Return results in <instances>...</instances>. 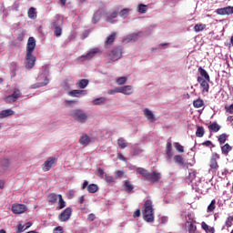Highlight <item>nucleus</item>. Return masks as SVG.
<instances>
[{
    "label": "nucleus",
    "mask_w": 233,
    "mask_h": 233,
    "mask_svg": "<svg viewBox=\"0 0 233 233\" xmlns=\"http://www.w3.org/2000/svg\"><path fill=\"white\" fill-rule=\"evenodd\" d=\"M105 179H106V181H107V183H114V177H113L106 175Z\"/></svg>",
    "instance_id": "nucleus-58"
},
{
    "label": "nucleus",
    "mask_w": 233,
    "mask_h": 233,
    "mask_svg": "<svg viewBox=\"0 0 233 233\" xmlns=\"http://www.w3.org/2000/svg\"><path fill=\"white\" fill-rule=\"evenodd\" d=\"M49 80L47 77L45 78V82H42L40 84H35V86H33V88H41V86H46V85H48Z\"/></svg>",
    "instance_id": "nucleus-44"
},
{
    "label": "nucleus",
    "mask_w": 233,
    "mask_h": 233,
    "mask_svg": "<svg viewBox=\"0 0 233 233\" xmlns=\"http://www.w3.org/2000/svg\"><path fill=\"white\" fill-rule=\"evenodd\" d=\"M166 154L169 159H170V157H172V142H170V141L167 142Z\"/></svg>",
    "instance_id": "nucleus-31"
},
{
    "label": "nucleus",
    "mask_w": 233,
    "mask_h": 233,
    "mask_svg": "<svg viewBox=\"0 0 233 233\" xmlns=\"http://www.w3.org/2000/svg\"><path fill=\"white\" fill-rule=\"evenodd\" d=\"M66 207V202L63 199V195H58V206L56 207V210H63Z\"/></svg>",
    "instance_id": "nucleus-21"
},
{
    "label": "nucleus",
    "mask_w": 233,
    "mask_h": 233,
    "mask_svg": "<svg viewBox=\"0 0 233 233\" xmlns=\"http://www.w3.org/2000/svg\"><path fill=\"white\" fill-rule=\"evenodd\" d=\"M1 167L4 170H7L8 167H10V160H8L7 158H3L1 160Z\"/></svg>",
    "instance_id": "nucleus-35"
},
{
    "label": "nucleus",
    "mask_w": 233,
    "mask_h": 233,
    "mask_svg": "<svg viewBox=\"0 0 233 233\" xmlns=\"http://www.w3.org/2000/svg\"><path fill=\"white\" fill-rule=\"evenodd\" d=\"M57 199H59V195L56 193H50L47 196V201L48 203H52V205H54L55 203H57Z\"/></svg>",
    "instance_id": "nucleus-23"
},
{
    "label": "nucleus",
    "mask_w": 233,
    "mask_h": 233,
    "mask_svg": "<svg viewBox=\"0 0 233 233\" xmlns=\"http://www.w3.org/2000/svg\"><path fill=\"white\" fill-rule=\"evenodd\" d=\"M174 147H175L176 150L178 151L180 154H183V152H185V147H183L178 142H175Z\"/></svg>",
    "instance_id": "nucleus-38"
},
{
    "label": "nucleus",
    "mask_w": 233,
    "mask_h": 233,
    "mask_svg": "<svg viewBox=\"0 0 233 233\" xmlns=\"http://www.w3.org/2000/svg\"><path fill=\"white\" fill-rule=\"evenodd\" d=\"M225 110L228 114H233V103L230 106H225Z\"/></svg>",
    "instance_id": "nucleus-52"
},
{
    "label": "nucleus",
    "mask_w": 233,
    "mask_h": 233,
    "mask_svg": "<svg viewBox=\"0 0 233 233\" xmlns=\"http://www.w3.org/2000/svg\"><path fill=\"white\" fill-rule=\"evenodd\" d=\"M142 152V149L137 148L134 150L133 156H139Z\"/></svg>",
    "instance_id": "nucleus-61"
},
{
    "label": "nucleus",
    "mask_w": 233,
    "mask_h": 233,
    "mask_svg": "<svg viewBox=\"0 0 233 233\" xmlns=\"http://www.w3.org/2000/svg\"><path fill=\"white\" fill-rule=\"evenodd\" d=\"M63 35V27H55V31H54V35H56V37H61V35Z\"/></svg>",
    "instance_id": "nucleus-41"
},
{
    "label": "nucleus",
    "mask_w": 233,
    "mask_h": 233,
    "mask_svg": "<svg viewBox=\"0 0 233 233\" xmlns=\"http://www.w3.org/2000/svg\"><path fill=\"white\" fill-rule=\"evenodd\" d=\"M232 221H233V218L232 217H228L226 220V227L228 228H230V227H232Z\"/></svg>",
    "instance_id": "nucleus-50"
},
{
    "label": "nucleus",
    "mask_w": 233,
    "mask_h": 233,
    "mask_svg": "<svg viewBox=\"0 0 233 233\" xmlns=\"http://www.w3.org/2000/svg\"><path fill=\"white\" fill-rule=\"evenodd\" d=\"M227 121H228V123H230L231 125H233V116H228Z\"/></svg>",
    "instance_id": "nucleus-64"
},
{
    "label": "nucleus",
    "mask_w": 233,
    "mask_h": 233,
    "mask_svg": "<svg viewBox=\"0 0 233 233\" xmlns=\"http://www.w3.org/2000/svg\"><path fill=\"white\" fill-rule=\"evenodd\" d=\"M209 132H219L221 130V126L218 125V123L214 122L211 125L208 127Z\"/></svg>",
    "instance_id": "nucleus-26"
},
{
    "label": "nucleus",
    "mask_w": 233,
    "mask_h": 233,
    "mask_svg": "<svg viewBox=\"0 0 233 233\" xmlns=\"http://www.w3.org/2000/svg\"><path fill=\"white\" fill-rule=\"evenodd\" d=\"M70 116L78 123H86L88 121V115L82 109H73L70 111Z\"/></svg>",
    "instance_id": "nucleus-4"
},
{
    "label": "nucleus",
    "mask_w": 233,
    "mask_h": 233,
    "mask_svg": "<svg viewBox=\"0 0 233 233\" xmlns=\"http://www.w3.org/2000/svg\"><path fill=\"white\" fill-rule=\"evenodd\" d=\"M57 163V159L56 157H50L46 159V161L42 165V169L44 172H48L54 165Z\"/></svg>",
    "instance_id": "nucleus-9"
},
{
    "label": "nucleus",
    "mask_w": 233,
    "mask_h": 233,
    "mask_svg": "<svg viewBox=\"0 0 233 233\" xmlns=\"http://www.w3.org/2000/svg\"><path fill=\"white\" fill-rule=\"evenodd\" d=\"M53 233H63V227L58 226L54 228Z\"/></svg>",
    "instance_id": "nucleus-56"
},
{
    "label": "nucleus",
    "mask_w": 233,
    "mask_h": 233,
    "mask_svg": "<svg viewBox=\"0 0 233 233\" xmlns=\"http://www.w3.org/2000/svg\"><path fill=\"white\" fill-rule=\"evenodd\" d=\"M22 96L21 90L15 88L14 92L12 95L7 96L5 98V101L9 104L12 105V103H15L17 101V99H19Z\"/></svg>",
    "instance_id": "nucleus-7"
},
{
    "label": "nucleus",
    "mask_w": 233,
    "mask_h": 233,
    "mask_svg": "<svg viewBox=\"0 0 233 233\" xmlns=\"http://www.w3.org/2000/svg\"><path fill=\"white\" fill-rule=\"evenodd\" d=\"M228 138V136L227 134H221L218 137V143L220 145H223V144L227 143Z\"/></svg>",
    "instance_id": "nucleus-39"
},
{
    "label": "nucleus",
    "mask_w": 233,
    "mask_h": 233,
    "mask_svg": "<svg viewBox=\"0 0 233 233\" xmlns=\"http://www.w3.org/2000/svg\"><path fill=\"white\" fill-rule=\"evenodd\" d=\"M117 146L119 148H121V150H123L128 147V143L125 140V138L119 137L117 139Z\"/></svg>",
    "instance_id": "nucleus-28"
},
{
    "label": "nucleus",
    "mask_w": 233,
    "mask_h": 233,
    "mask_svg": "<svg viewBox=\"0 0 233 233\" xmlns=\"http://www.w3.org/2000/svg\"><path fill=\"white\" fill-rule=\"evenodd\" d=\"M62 25H63V20L61 19V16L57 15L52 22V26H54V28H57V27H60Z\"/></svg>",
    "instance_id": "nucleus-24"
},
{
    "label": "nucleus",
    "mask_w": 233,
    "mask_h": 233,
    "mask_svg": "<svg viewBox=\"0 0 233 233\" xmlns=\"http://www.w3.org/2000/svg\"><path fill=\"white\" fill-rule=\"evenodd\" d=\"M205 232L206 233H215L216 229L214 228V227H210V226L205 224Z\"/></svg>",
    "instance_id": "nucleus-45"
},
{
    "label": "nucleus",
    "mask_w": 233,
    "mask_h": 233,
    "mask_svg": "<svg viewBox=\"0 0 233 233\" xmlns=\"http://www.w3.org/2000/svg\"><path fill=\"white\" fill-rule=\"evenodd\" d=\"M205 147H210V148H214V144L210 140L205 142Z\"/></svg>",
    "instance_id": "nucleus-62"
},
{
    "label": "nucleus",
    "mask_w": 233,
    "mask_h": 233,
    "mask_svg": "<svg viewBox=\"0 0 233 233\" xmlns=\"http://www.w3.org/2000/svg\"><path fill=\"white\" fill-rule=\"evenodd\" d=\"M196 179V171L189 172L188 176L186 177V181L188 185Z\"/></svg>",
    "instance_id": "nucleus-34"
},
{
    "label": "nucleus",
    "mask_w": 233,
    "mask_h": 233,
    "mask_svg": "<svg viewBox=\"0 0 233 233\" xmlns=\"http://www.w3.org/2000/svg\"><path fill=\"white\" fill-rule=\"evenodd\" d=\"M27 15H28L29 19H36L37 13H35V7L29 8V10L27 12Z\"/></svg>",
    "instance_id": "nucleus-33"
},
{
    "label": "nucleus",
    "mask_w": 233,
    "mask_h": 233,
    "mask_svg": "<svg viewBox=\"0 0 233 233\" xmlns=\"http://www.w3.org/2000/svg\"><path fill=\"white\" fill-rule=\"evenodd\" d=\"M87 219L89 221H94L96 219V215L94 213L89 214Z\"/></svg>",
    "instance_id": "nucleus-60"
},
{
    "label": "nucleus",
    "mask_w": 233,
    "mask_h": 233,
    "mask_svg": "<svg viewBox=\"0 0 233 233\" xmlns=\"http://www.w3.org/2000/svg\"><path fill=\"white\" fill-rule=\"evenodd\" d=\"M25 230H26L25 226H23L22 224L17 225V233L25 232Z\"/></svg>",
    "instance_id": "nucleus-55"
},
{
    "label": "nucleus",
    "mask_w": 233,
    "mask_h": 233,
    "mask_svg": "<svg viewBox=\"0 0 233 233\" xmlns=\"http://www.w3.org/2000/svg\"><path fill=\"white\" fill-rule=\"evenodd\" d=\"M117 11H115V12H113L111 15H110V16H107L106 17V21L108 22V23H112V20L111 19H116V17H117Z\"/></svg>",
    "instance_id": "nucleus-46"
},
{
    "label": "nucleus",
    "mask_w": 233,
    "mask_h": 233,
    "mask_svg": "<svg viewBox=\"0 0 233 233\" xmlns=\"http://www.w3.org/2000/svg\"><path fill=\"white\" fill-rule=\"evenodd\" d=\"M204 26H203V25H196L195 26H194V30H195V32H201L202 30H204Z\"/></svg>",
    "instance_id": "nucleus-53"
},
{
    "label": "nucleus",
    "mask_w": 233,
    "mask_h": 233,
    "mask_svg": "<svg viewBox=\"0 0 233 233\" xmlns=\"http://www.w3.org/2000/svg\"><path fill=\"white\" fill-rule=\"evenodd\" d=\"M216 14H218V15H232L233 6L218 8L216 10Z\"/></svg>",
    "instance_id": "nucleus-13"
},
{
    "label": "nucleus",
    "mask_w": 233,
    "mask_h": 233,
    "mask_svg": "<svg viewBox=\"0 0 233 233\" xmlns=\"http://www.w3.org/2000/svg\"><path fill=\"white\" fill-rule=\"evenodd\" d=\"M14 114H15V112L12 109L2 110L0 112V119H5V117H9V116H14Z\"/></svg>",
    "instance_id": "nucleus-19"
},
{
    "label": "nucleus",
    "mask_w": 233,
    "mask_h": 233,
    "mask_svg": "<svg viewBox=\"0 0 233 233\" xmlns=\"http://www.w3.org/2000/svg\"><path fill=\"white\" fill-rule=\"evenodd\" d=\"M105 103H106V98L103 96L93 100V105H103Z\"/></svg>",
    "instance_id": "nucleus-36"
},
{
    "label": "nucleus",
    "mask_w": 233,
    "mask_h": 233,
    "mask_svg": "<svg viewBox=\"0 0 233 233\" xmlns=\"http://www.w3.org/2000/svg\"><path fill=\"white\" fill-rule=\"evenodd\" d=\"M142 216L147 223H154V208L150 199L146 200Z\"/></svg>",
    "instance_id": "nucleus-3"
},
{
    "label": "nucleus",
    "mask_w": 233,
    "mask_h": 233,
    "mask_svg": "<svg viewBox=\"0 0 233 233\" xmlns=\"http://www.w3.org/2000/svg\"><path fill=\"white\" fill-rule=\"evenodd\" d=\"M123 56V48L121 46L115 47L111 53L107 55L108 57V63H114L116 61H118V59H121Z\"/></svg>",
    "instance_id": "nucleus-5"
},
{
    "label": "nucleus",
    "mask_w": 233,
    "mask_h": 233,
    "mask_svg": "<svg viewBox=\"0 0 233 233\" xmlns=\"http://www.w3.org/2000/svg\"><path fill=\"white\" fill-rule=\"evenodd\" d=\"M198 82L200 84V86H202V92H205V78L198 76Z\"/></svg>",
    "instance_id": "nucleus-47"
},
{
    "label": "nucleus",
    "mask_w": 233,
    "mask_h": 233,
    "mask_svg": "<svg viewBox=\"0 0 233 233\" xmlns=\"http://www.w3.org/2000/svg\"><path fill=\"white\" fill-rule=\"evenodd\" d=\"M78 143H80L84 147H88V145H90V143H92V138L90 137H88V135H86V134H82V136L80 137V138L78 140Z\"/></svg>",
    "instance_id": "nucleus-16"
},
{
    "label": "nucleus",
    "mask_w": 233,
    "mask_h": 233,
    "mask_svg": "<svg viewBox=\"0 0 233 233\" xmlns=\"http://www.w3.org/2000/svg\"><path fill=\"white\" fill-rule=\"evenodd\" d=\"M124 188L125 191L127 192V194H130V192L134 190V185H132L131 181L126 180L124 181Z\"/></svg>",
    "instance_id": "nucleus-25"
},
{
    "label": "nucleus",
    "mask_w": 233,
    "mask_h": 233,
    "mask_svg": "<svg viewBox=\"0 0 233 233\" xmlns=\"http://www.w3.org/2000/svg\"><path fill=\"white\" fill-rule=\"evenodd\" d=\"M97 173H98V177H101V179L106 177V173L105 172V170H103V168H98Z\"/></svg>",
    "instance_id": "nucleus-49"
},
{
    "label": "nucleus",
    "mask_w": 233,
    "mask_h": 233,
    "mask_svg": "<svg viewBox=\"0 0 233 233\" xmlns=\"http://www.w3.org/2000/svg\"><path fill=\"white\" fill-rule=\"evenodd\" d=\"M70 218H72V208H66L58 215V221H61V223H66Z\"/></svg>",
    "instance_id": "nucleus-8"
},
{
    "label": "nucleus",
    "mask_w": 233,
    "mask_h": 233,
    "mask_svg": "<svg viewBox=\"0 0 233 233\" xmlns=\"http://www.w3.org/2000/svg\"><path fill=\"white\" fill-rule=\"evenodd\" d=\"M139 216H141V210L137 209L133 214V218H139Z\"/></svg>",
    "instance_id": "nucleus-59"
},
{
    "label": "nucleus",
    "mask_w": 233,
    "mask_h": 233,
    "mask_svg": "<svg viewBox=\"0 0 233 233\" xmlns=\"http://www.w3.org/2000/svg\"><path fill=\"white\" fill-rule=\"evenodd\" d=\"M190 218L189 215H187V217L186 218L187 222H186V227L189 233H194L197 230L196 225H194L196 222L194 221V218Z\"/></svg>",
    "instance_id": "nucleus-12"
},
{
    "label": "nucleus",
    "mask_w": 233,
    "mask_h": 233,
    "mask_svg": "<svg viewBox=\"0 0 233 233\" xmlns=\"http://www.w3.org/2000/svg\"><path fill=\"white\" fill-rule=\"evenodd\" d=\"M96 54H101V50L99 49V47H95L91 50H89L86 55H82L78 60L79 61H90V59H92L93 57L96 56Z\"/></svg>",
    "instance_id": "nucleus-6"
},
{
    "label": "nucleus",
    "mask_w": 233,
    "mask_h": 233,
    "mask_svg": "<svg viewBox=\"0 0 233 233\" xmlns=\"http://www.w3.org/2000/svg\"><path fill=\"white\" fill-rule=\"evenodd\" d=\"M123 176H125V172H123L121 170L116 171V177H123Z\"/></svg>",
    "instance_id": "nucleus-57"
},
{
    "label": "nucleus",
    "mask_w": 233,
    "mask_h": 233,
    "mask_svg": "<svg viewBox=\"0 0 233 233\" xmlns=\"http://www.w3.org/2000/svg\"><path fill=\"white\" fill-rule=\"evenodd\" d=\"M196 136L197 137H203V136H205V129L203 127H198Z\"/></svg>",
    "instance_id": "nucleus-40"
},
{
    "label": "nucleus",
    "mask_w": 233,
    "mask_h": 233,
    "mask_svg": "<svg viewBox=\"0 0 233 233\" xmlns=\"http://www.w3.org/2000/svg\"><path fill=\"white\" fill-rule=\"evenodd\" d=\"M137 174H140L146 181H151L152 183H158L159 179H161V173L156 171L150 173L144 167H137Z\"/></svg>",
    "instance_id": "nucleus-2"
},
{
    "label": "nucleus",
    "mask_w": 233,
    "mask_h": 233,
    "mask_svg": "<svg viewBox=\"0 0 233 233\" xmlns=\"http://www.w3.org/2000/svg\"><path fill=\"white\" fill-rule=\"evenodd\" d=\"M12 212L14 214H24V212H26V206L25 204H14Z\"/></svg>",
    "instance_id": "nucleus-11"
},
{
    "label": "nucleus",
    "mask_w": 233,
    "mask_h": 233,
    "mask_svg": "<svg viewBox=\"0 0 233 233\" xmlns=\"http://www.w3.org/2000/svg\"><path fill=\"white\" fill-rule=\"evenodd\" d=\"M35 38L34 36H30L27 40L26 47H25V66L26 70H32L34 66H35V61L37 58L34 56V50H35Z\"/></svg>",
    "instance_id": "nucleus-1"
},
{
    "label": "nucleus",
    "mask_w": 233,
    "mask_h": 233,
    "mask_svg": "<svg viewBox=\"0 0 233 233\" xmlns=\"http://www.w3.org/2000/svg\"><path fill=\"white\" fill-rule=\"evenodd\" d=\"M127 77L126 76H120L118 78H116V84L118 85H125V83H127Z\"/></svg>",
    "instance_id": "nucleus-48"
},
{
    "label": "nucleus",
    "mask_w": 233,
    "mask_h": 233,
    "mask_svg": "<svg viewBox=\"0 0 233 233\" xmlns=\"http://www.w3.org/2000/svg\"><path fill=\"white\" fill-rule=\"evenodd\" d=\"M88 83H90L88 79H80L76 82V86L77 88H81L83 90L88 86Z\"/></svg>",
    "instance_id": "nucleus-20"
},
{
    "label": "nucleus",
    "mask_w": 233,
    "mask_h": 233,
    "mask_svg": "<svg viewBox=\"0 0 233 233\" xmlns=\"http://www.w3.org/2000/svg\"><path fill=\"white\" fill-rule=\"evenodd\" d=\"M204 103L203 100L201 99H197L193 102V106H195V108H201V106H203Z\"/></svg>",
    "instance_id": "nucleus-43"
},
{
    "label": "nucleus",
    "mask_w": 233,
    "mask_h": 233,
    "mask_svg": "<svg viewBox=\"0 0 233 233\" xmlns=\"http://www.w3.org/2000/svg\"><path fill=\"white\" fill-rule=\"evenodd\" d=\"M208 212H213L216 210V199H213L211 203L208 206Z\"/></svg>",
    "instance_id": "nucleus-42"
},
{
    "label": "nucleus",
    "mask_w": 233,
    "mask_h": 233,
    "mask_svg": "<svg viewBox=\"0 0 233 233\" xmlns=\"http://www.w3.org/2000/svg\"><path fill=\"white\" fill-rule=\"evenodd\" d=\"M174 163H177V165H180V167H183L185 165V158L181 155H176L173 157Z\"/></svg>",
    "instance_id": "nucleus-27"
},
{
    "label": "nucleus",
    "mask_w": 233,
    "mask_h": 233,
    "mask_svg": "<svg viewBox=\"0 0 233 233\" xmlns=\"http://www.w3.org/2000/svg\"><path fill=\"white\" fill-rule=\"evenodd\" d=\"M219 154L213 153L209 161V167L211 170H218L219 168V165L218 164V159H219Z\"/></svg>",
    "instance_id": "nucleus-10"
},
{
    "label": "nucleus",
    "mask_w": 233,
    "mask_h": 233,
    "mask_svg": "<svg viewBox=\"0 0 233 233\" xmlns=\"http://www.w3.org/2000/svg\"><path fill=\"white\" fill-rule=\"evenodd\" d=\"M117 37V33L113 32L111 33L106 39L104 43V46H110L111 45H114V41H116V38Z\"/></svg>",
    "instance_id": "nucleus-14"
},
{
    "label": "nucleus",
    "mask_w": 233,
    "mask_h": 233,
    "mask_svg": "<svg viewBox=\"0 0 233 233\" xmlns=\"http://www.w3.org/2000/svg\"><path fill=\"white\" fill-rule=\"evenodd\" d=\"M130 12V9L128 8H124L119 12L120 17H123V19H127L128 17V14Z\"/></svg>",
    "instance_id": "nucleus-37"
},
{
    "label": "nucleus",
    "mask_w": 233,
    "mask_h": 233,
    "mask_svg": "<svg viewBox=\"0 0 233 233\" xmlns=\"http://www.w3.org/2000/svg\"><path fill=\"white\" fill-rule=\"evenodd\" d=\"M119 94H124L125 96H130L132 94V86H124L118 87Z\"/></svg>",
    "instance_id": "nucleus-18"
},
{
    "label": "nucleus",
    "mask_w": 233,
    "mask_h": 233,
    "mask_svg": "<svg viewBox=\"0 0 233 233\" xmlns=\"http://www.w3.org/2000/svg\"><path fill=\"white\" fill-rule=\"evenodd\" d=\"M97 190H99V187H97L96 184H90L87 186V192H89V194H96Z\"/></svg>",
    "instance_id": "nucleus-32"
},
{
    "label": "nucleus",
    "mask_w": 233,
    "mask_h": 233,
    "mask_svg": "<svg viewBox=\"0 0 233 233\" xmlns=\"http://www.w3.org/2000/svg\"><path fill=\"white\" fill-rule=\"evenodd\" d=\"M147 10H148V5L145 4H139L137 5V12H138V14H147Z\"/></svg>",
    "instance_id": "nucleus-30"
},
{
    "label": "nucleus",
    "mask_w": 233,
    "mask_h": 233,
    "mask_svg": "<svg viewBox=\"0 0 233 233\" xmlns=\"http://www.w3.org/2000/svg\"><path fill=\"white\" fill-rule=\"evenodd\" d=\"M65 103L66 106H72V105H76L77 100H66Z\"/></svg>",
    "instance_id": "nucleus-54"
},
{
    "label": "nucleus",
    "mask_w": 233,
    "mask_h": 233,
    "mask_svg": "<svg viewBox=\"0 0 233 233\" xmlns=\"http://www.w3.org/2000/svg\"><path fill=\"white\" fill-rule=\"evenodd\" d=\"M144 116L148 121H150V123H154V121H156V116H154V113L148 108H146L144 110Z\"/></svg>",
    "instance_id": "nucleus-17"
},
{
    "label": "nucleus",
    "mask_w": 233,
    "mask_h": 233,
    "mask_svg": "<svg viewBox=\"0 0 233 233\" xmlns=\"http://www.w3.org/2000/svg\"><path fill=\"white\" fill-rule=\"evenodd\" d=\"M67 94L70 97H81V96H86L87 92L86 90L74 89L69 91Z\"/></svg>",
    "instance_id": "nucleus-15"
},
{
    "label": "nucleus",
    "mask_w": 233,
    "mask_h": 233,
    "mask_svg": "<svg viewBox=\"0 0 233 233\" xmlns=\"http://www.w3.org/2000/svg\"><path fill=\"white\" fill-rule=\"evenodd\" d=\"M109 96H114V94H119V87H116L115 89H110L107 91Z\"/></svg>",
    "instance_id": "nucleus-51"
},
{
    "label": "nucleus",
    "mask_w": 233,
    "mask_h": 233,
    "mask_svg": "<svg viewBox=\"0 0 233 233\" xmlns=\"http://www.w3.org/2000/svg\"><path fill=\"white\" fill-rule=\"evenodd\" d=\"M99 21V16H97V15H94L93 18H92V23L96 24Z\"/></svg>",
    "instance_id": "nucleus-63"
},
{
    "label": "nucleus",
    "mask_w": 233,
    "mask_h": 233,
    "mask_svg": "<svg viewBox=\"0 0 233 233\" xmlns=\"http://www.w3.org/2000/svg\"><path fill=\"white\" fill-rule=\"evenodd\" d=\"M137 39H139V33H132L127 36L125 41H127V43H130V41H136Z\"/></svg>",
    "instance_id": "nucleus-29"
},
{
    "label": "nucleus",
    "mask_w": 233,
    "mask_h": 233,
    "mask_svg": "<svg viewBox=\"0 0 233 233\" xmlns=\"http://www.w3.org/2000/svg\"><path fill=\"white\" fill-rule=\"evenodd\" d=\"M221 152L224 156H228V154L232 152V146H230L228 143L225 144L221 147Z\"/></svg>",
    "instance_id": "nucleus-22"
}]
</instances>
